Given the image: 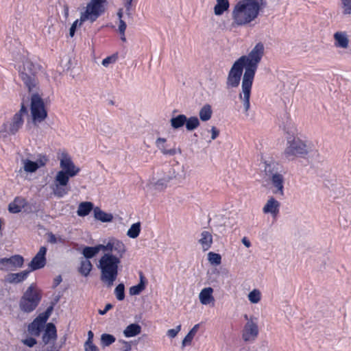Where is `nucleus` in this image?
<instances>
[{
    "label": "nucleus",
    "mask_w": 351,
    "mask_h": 351,
    "mask_svg": "<svg viewBox=\"0 0 351 351\" xmlns=\"http://www.w3.org/2000/svg\"><path fill=\"white\" fill-rule=\"evenodd\" d=\"M264 55V45L261 43H257L247 56H242L238 60L245 65V71L243 75L241 88L242 93L239 97L243 102L245 112H247L250 108V98L251 89L258 65Z\"/></svg>",
    "instance_id": "f257e3e1"
},
{
    "label": "nucleus",
    "mask_w": 351,
    "mask_h": 351,
    "mask_svg": "<svg viewBox=\"0 0 351 351\" xmlns=\"http://www.w3.org/2000/svg\"><path fill=\"white\" fill-rule=\"evenodd\" d=\"M60 167L62 170L58 171L51 186L53 195L61 198L65 196L71 191L69 185V179L77 176L80 168L77 167L71 158L66 154H63L60 161Z\"/></svg>",
    "instance_id": "f03ea898"
},
{
    "label": "nucleus",
    "mask_w": 351,
    "mask_h": 351,
    "mask_svg": "<svg viewBox=\"0 0 351 351\" xmlns=\"http://www.w3.org/2000/svg\"><path fill=\"white\" fill-rule=\"evenodd\" d=\"M267 5L266 0H239L232 12L231 26H245L254 21L259 12Z\"/></svg>",
    "instance_id": "7ed1b4c3"
},
{
    "label": "nucleus",
    "mask_w": 351,
    "mask_h": 351,
    "mask_svg": "<svg viewBox=\"0 0 351 351\" xmlns=\"http://www.w3.org/2000/svg\"><path fill=\"white\" fill-rule=\"evenodd\" d=\"M121 260L112 253H105L99 259L98 268L101 271V280L108 287L113 285L118 276V267Z\"/></svg>",
    "instance_id": "20e7f679"
},
{
    "label": "nucleus",
    "mask_w": 351,
    "mask_h": 351,
    "mask_svg": "<svg viewBox=\"0 0 351 351\" xmlns=\"http://www.w3.org/2000/svg\"><path fill=\"white\" fill-rule=\"evenodd\" d=\"M264 178L273 187V193L277 195H284L285 178L279 164L273 160L264 162Z\"/></svg>",
    "instance_id": "39448f33"
},
{
    "label": "nucleus",
    "mask_w": 351,
    "mask_h": 351,
    "mask_svg": "<svg viewBox=\"0 0 351 351\" xmlns=\"http://www.w3.org/2000/svg\"><path fill=\"white\" fill-rule=\"evenodd\" d=\"M38 70L39 66L35 65L28 59L24 60L23 64L19 66L20 77L29 93L39 90V82L37 77Z\"/></svg>",
    "instance_id": "423d86ee"
},
{
    "label": "nucleus",
    "mask_w": 351,
    "mask_h": 351,
    "mask_svg": "<svg viewBox=\"0 0 351 351\" xmlns=\"http://www.w3.org/2000/svg\"><path fill=\"white\" fill-rule=\"evenodd\" d=\"M42 300V293L32 284L23 293L19 301V308L21 311L30 313L38 306Z\"/></svg>",
    "instance_id": "0eeeda50"
},
{
    "label": "nucleus",
    "mask_w": 351,
    "mask_h": 351,
    "mask_svg": "<svg viewBox=\"0 0 351 351\" xmlns=\"http://www.w3.org/2000/svg\"><path fill=\"white\" fill-rule=\"evenodd\" d=\"M311 152V144L298 137H289L285 150V156L290 159L293 157L305 158Z\"/></svg>",
    "instance_id": "6e6552de"
},
{
    "label": "nucleus",
    "mask_w": 351,
    "mask_h": 351,
    "mask_svg": "<svg viewBox=\"0 0 351 351\" xmlns=\"http://www.w3.org/2000/svg\"><path fill=\"white\" fill-rule=\"evenodd\" d=\"M31 94L30 110L34 125L43 121L47 117V111L45 103L38 93V90L29 93Z\"/></svg>",
    "instance_id": "1a4fd4ad"
},
{
    "label": "nucleus",
    "mask_w": 351,
    "mask_h": 351,
    "mask_svg": "<svg viewBox=\"0 0 351 351\" xmlns=\"http://www.w3.org/2000/svg\"><path fill=\"white\" fill-rule=\"evenodd\" d=\"M27 158L23 156L21 158V162L23 166L18 171L19 174L22 175L24 172L27 173H35L38 169L45 167L49 159V157L43 154H39L36 158V161H32L30 158H35L30 153H26Z\"/></svg>",
    "instance_id": "9d476101"
},
{
    "label": "nucleus",
    "mask_w": 351,
    "mask_h": 351,
    "mask_svg": "<svg viewBox=\"0 0 351 351\" xmlns=\"http://www.w3.org/2000/svg\"><path fill=\"white\" fill-rule=\"evenodd\" d=\"M106 0H90L87 4L86 9L80 15V25L86 21H90L91 23L95 21L98 17L104 12V3Z\"/></svg>",
    "instance_id": "9b49d317"
},
{
    "label": "nucleus",
    "mask_w": 351,
    "mask_h": 351,
    "mask_svg": "<svg viewBox=\"0 0 351 351\" xmlns=\"http://www.w3.org/2000/svg\"><path fill=\"white\" fill-rule=\"evenodd\" d=\"M24 124V118L13 115L10 121L3 123L0 130V139L6 141L9 135H15Z\"/></svg>",
    "instance_id": "f8f14e48"
},
{
    "label": "nucleus",
    "mask_w": 351,
    "mask_h": 351,
    "mask_svg": "<svg viewBox=\"0 0 351 351\" xmlns=\"http://www.w3.org/2000/svg\"><path fill=\"white\" fill-rule=\"evenodd\" d=\"M245 66L238 59L233 63L228 72L226 85L228 88H237L239 86Z\"/></svg>",
    "instance_id": "ddd939ff"
},
{
    "label": "nucleus",
    "mask_w": 351,
    "mask_h": 351,
    "mask_svg": "<svg viewBox=\"0 0 351 351\" xmlns=\"http://www.w3.org/2000/svg\"><path fill=\"white\" fill-rule=\"evenodd\" d=\"M259 334L258 324L250 318L245 324L242 330V339L246 343H253L256 341Z\"/></svg>",
    "instance_id": "4468645a"
},
{
    "label": "nucleus",
    "mask_w": 351,
    "mask_h": 351,
    "mask_svg": "<svg viewBox=\"0 0 351 351\" xmlns=\"http://www.w3.org/2000/svg\"><path fill=\"white\" fill-rule=\"evenodd\" d=\"M57 338V330L56 326L53 323H48L46 324V328L45 330V332L43 333L42 337V345L40 349H46V348L49 347V344L55 346V341Z\"/></svg>",
    "instance_id": "2eb2a0df"
},
{
    "label": "nucleus",
    "mask_w": 351,
    "mask_h": 351,
    "mask_svg": "<svg viewBox=\"0 0 351 351\" xmlns=\"http://www.w3.org/2000/svg\"><path fill=\"white\" fill-rule=\"evenodd\" d=\"M47 252V249L45 246H42L40 247L38 252L35 255V256L32 259L28 266L29 269V271H33L37 269H40L43 268L47 263L46 259V254Z\"/></svg>",
    "instance_id": "dca6fc26"
},
{
    "label": "nucleus",
    "mask_w": 351,
    "mask_h": 351,
    "mask_svg": "<svg viewBox=\"0 0 351 351\" xmlns=\"http://www.w3.org/2000/svg\"><path fill=\"white\" fill-rule=\"evenodd\" d=\"M170 182L173 180L181 181L185 178L186 173L183 165L176 162L165 173Z\"/></svg>",
    "instance_id": "f3484780"
},
{
    "label": "nucleus",
    "mask_w": 351,
    "mask_h": 351,
    "mask_svg": "<svg viewBox=\"0 0 351 351\" xmlns=\"http://www.w3.org/2000/svg\"><path fill=\"white\" fill-rule=\"evenodd\" d=\"M171 182L167 179V176L164 173L163 176L158 179L152 178L147 184L149 189L157 192L163 191L167 186L169 183Z\"/></svg>",
    "instance_id": "a211bd4d"
},
{
    "label": "nucleus",
    "mask_w": 351,
    "mask_h": 351,
    "mask_svg": "<svg viewBox=\"0 0 351 351\" xmlns=\"http://www.w3.org/2000/svg\"><path fill=\"white\" fill-rule=\"evenodd\" d=\"M333 38L335 40V46L338 48L347 49L349 46V38L346 32H336Z\"/></svg>",
    "instance_id": "6ab92c4d"
},
{
    "label": "nucleus",
    "mask_w": 351,
    "mask_h": 351,
    "mask_svg": "<svg viewBox=\"0 0 351 351\" xmlns=\"http://www.w3.org/2000/svg\"><path fill=\"white\" fill-rule=\"evenodd\" d=\"M30 271L24 270L19 273H10L5 276V281L10 284H18L24 281L28 276Z\"/></svg>",
    "instance_id": "aec40b11"
},
{
    "label": "nucleus",
    "mask_w": 351,
    "mask_h": 351,
    "mask_svg": "<svg viewBox=\"0 0 351 351\" xmlns=\"http://www.w3.org/2000/svg\"><path fill=\"white\" fill-rule=\"evenodd\" d=\"M280 206V202L274 197H271L267 201L263 208V211L264 213H271L272 215L276 216L279 213Z\"/></svg>",
    "instance_id": "412c9836"
},
{
    "label": "nucleus",
    "mask_w": 351,
    "mask_h": 351,
    "mask_svg": "<svg viewBox=\"0 0 351 351\" xmlns=\"http://www.w3.org/2000/svg\"><path fill=\"white\" fill-rule=\"evenodd\" d=\"M6 261L8 270H14L23 267L24 258L19 254H16L10 258H6Z\"/></svg>",
    "instance_id": "4be33fe9"
},
{
    "label": "nucleus",
    "mask_w": 351,
    "mask_h": 351,
    "mask_svg": "<svg viewBox=\"0 0 351 351\" xmlns=\"http://www.w3.org/2000/svg\"><path fill=\"white\" fill-rule=\"evenodd\" d=\"M213 289L212 287L204 288L199 294L200 302L204 305H207L210 302H214L215 299L213 295Z\"/></svg>",
    "instance_id": "5701e85b"
},
{
    "label": "nucleus",
    "mask_w": 351,
    "mask_h": 351,
    "mask_svg": "<svg viewBox=\"0 0 351 351\" xmlns=\"http://www.w3.org/2000/svg\"><path fill=\"white\" fill-rule=\"evenodd\" d=\"M203 251L208 250L213 244V236L208 231H203L201 233V238L199 239Z\"/></svg>",
    "instance_id": "b1692460"
},
{
    "label": "nucleus",
    "mask_w": 351,
    "mask_h": 351,
    "mask_svg": "<svg viewBox=\"0 0 351 351\" xmlns=\"http://www.w3.org/2000/svg\"><path fill=\"white\" fill-rule=\"evenodd\" d=\"M166 141V138L159 137L156 141V145L164 155L174 156L176 154V148L168 149Z\"/></svg>",
    "instance_id": "393cba45"
},
{
    "label": "nucleus",
    "mask_w": 351,
    "mask_h": 351,
    "mask_svg": "<svg viewBox=\"0 0 351 351\" xmlns=\"http://www.w3.org/2000/svg\"><path fill=\"white\" fill-rule=\"evenodd\" d=\"M93 213L95 219L101 222H111L113 219V216L111 213H107L101 210L99 207H95Z\"/></svg>",
    "instance_id": "a878e982"
},
{
    "label": "nucleus",
    "mask_w": 351,
    "mask_h": 351,
    "mask_svg": "<svg viewBox=\"0 0 351 351\" xmlns=\"http://www.w3.org/2000/svg\"><path fill=\"white\" fill-rule=\"evenodd\" d=\"M94 205L90 202H81L77 210V214L80 217H85L89 215V213L93 210Z\"/></svg>",
    "instance_id": "bb28decb"
},
{
    "label": "nucleus",
    "mask_w": 351,
    "mask_h": 351,
    "mask_svg": "<svg viewBox=\"0 0 351 351\" xmlns=\"http://www.w3.org/2000/svg\"><path fill=\"white\" fill-rule=\"evenodd\" d=\"M45 326L38 323L35 319L27 326V332L29 335L34 337L40 336Z\"/></svg>",
    "instance_id": "cd10ccee"
},
{
    "label": "nucleus",
    "mask_w": 351,
    "mask_h": 351,
    "mask_svg": "<svg viewBox=\"0 0 351 351\" xmlns=\"http://www.w3.org/2000/svg\"><path fill=\"white\" fill-rule=\"evenodd\" d=\"M141 332V326L138 324H130L123 330V335L125 337H132L139 335Z\"/></svg>",
    "instance_id": "c85d7f7f"
},
{
    "label": "nucleus",
    "mask_w": 351,
    "mask_h": 351,
    "mask_svg": "<svg viewBox=\"0 0 351 351\" xmlns=\"http://www.w3.org/2000/svg\"><path fill=\"white\" fill-rule=\"evenodd\" d=\"M187 117L186 115L180 114L176 117H173L170 119L171 126L174 130L180 129L186 124Z\"/></svg>",
    "instance_id": "c756f323"
},
{
    "label": "nucleus",
    "mask_w": 351,
    "mask_h": 351,
    "mask_svg": "<svg viewBox=\"0 0 351 351\" xmlns=\"http://www.w3.org/2000/svg\"><path fill=\"white\" fill-rule=\"evenodd\" d=\"M230 3L228 0H217V3L214 7V12L217 16H220L228 10Z\"/></svg>",
    "instance_id": "7c9ffc66"
},
{
    "label": "nucleus",
    "mask_w": 351,
    "mask_h": 351,
    "mask_svg": "<svg viewBox=\"0 0 351 351\" xmlns=\"http://www.w3.org/2000/svg\"><path fill=\"white\" fill-rule=\"evenodd\" d=\"M213 110L210 104H205L203 106L199 112V119L202 121H208L211 118Z\"/></svg>",
    "instance_id": "2f4dec72"
},
{
    "label": "nucleus",
    "mask_w": 351,
    "mask_h": 351,
    "mask_svg": "<svg viewBox=\"0 0 351 351\" xmlns=\"http://www.w3.org/2000/svg\"><path fill=\"white\" fill-rule=\"evenodd\" d=\"M125 246L122 241L119 240H114L113 252H115L114 255L118 256L119 260H121V258L123 257V255L125 254Z\"/></svg>",
    "instance_id": "473e14b6"
},
{
    "label": "nucleus",
    "mask_w": 351,
    "mask_h": 351,
    "mask_svg": "<svg viewBox=\"0 0 351 351\" xmlns=\"http://www.w3.org/2000/svg\"><path fill=\"white\" fill-rule=\"evenodd\" d=\"M53 311V306H49L47 307L46 311L42 313H40L35 319L40 324H41L43 326H45L47 324V321L48 320L49 317L51 315V313Z\"/></svg>",
    "instance_id": "72a5a7b5"
},
{
    "label": "nucleus",
    "mask_w": 351,
    "mask_h": 351,
    "mask_svg": "<svg viewBox=\"0 0 351 351\" xmlns=\"http://www.w3.org/2000/svg\"><path fill=\"white\" fill-rule=\"evenodd\" d=\"M99 252V248L98 245L93 247L86 246L82 250V254L86 260L93 258Z\"/></svg>",
    "instance_id": "f704fd0d"
},
{
    "label": "nucleus",
    "mask_w": 351,
    "mask_h": 351,
    "mask_svg": "<svg viewBox=\"0 0 351 351\" xmlns=\"http://www.w3.org/2000/svg\"><path fill=\"white\" fill-rule=\"evenodd\" d=\"M200 125L199 119L197 117L193 116L187 117L185 127L187 131H193L197 129Z\"/></svg>",
    "instance_id": "c9c22d12"
},
{
    "label": "nucleus",
    "mask_w": 351,
    "mask_h": 351,
    "mask_svg": "<svg viewBox=\"0 0 351 351\" xmlns=\"http://www.w3.org/2000/svg\"><path fill=\"white\" fill-rule=\"evenodd\" d=\"M93 265L90 261L86 259H83L81 261L79 271L82 275L87 276L90 274Z\"/></svg>",
    "instance_id": "e433bc0d"
},
{
    "label": "nucleus",
    "mask_w": 351,
    "mask_h": 351,
    "mask_svg": "<svg viewBox=\"0 0 351 351\" xmlns=\"http://www.w3.org/2000/svg\"><path fill=\"white\" fill-rule=\"evenodd\" d=\"M199 328V325L197 324H195L190 330V331L188 332V334L185 336V337L182 340V347H184L186 345L190 344L191 343V341H192L193 337H195V335H196Z\"/></svg>",
    "instance_id": "4c0bfd02"
},
{
    "label": "nucleus",
    "mask_w": 351,
    "mask_h": 351,
    "mask_svg": "<svg viewBox=\"0 0 351 351\" xmlns=\"http://www.w3.org/2000/svg\"><path fill=\"white\" fill-rule=\"evenodd\" d=\"M141 232V223H133L127 232V236L131 239H136Z\"/></svg>",
    "instance_id": "58836bf2"
},
{
    "label": "nucleus",
    "mask_w": 351,
    "mask_h": 351,
    "mask_svg": "<svg viewBox=\"0 0 351 351\" xmlns=\"http://www.w3.org/2000/svg\"><path fill=\"white\" fill-rule=\"evenodd\" d=\"M116 341V338L110 334H102L101 336V344L103 347L109 346Z\"/></svg>",
    "instance_id": "ea45409f"
},
{
    "label": "nucleus",
    "mask_w": 351,
    "mask_h": 351,
    "mask_svg": "<svg viewBox=\"0 0 351 351\" xmlns=\"http://www.w3.org/2000/svg\"><path fill=\"white\" fill-rule=\"evenodd\" d=\"M208 260L210 264L219 265L221 263V256L219 254L210 252L208 254Z\"/></svg>",
    "instance_id": "a19ab883"
},
{
    "label": "nucleus",
    "mask_w": 351,
    "mask_h": 351,
    "mask_svg": "<svg viewBox=\"0 0 351 351\" xmlns=\"http://www.w3.org/2000/svg\"><path fill=\"white\" fill-rule=\"evenodd\" d=\"M114 294L118 300L122 301L125 298V285L123 283L119 284L115 289Z\"/></svg>",
    "instance_id": "79ce46f5"
},
{
    "label": "nucleus",
    "mask_w": 351,
    "mask_h": 351,
    "mask_svg": "<svg viewBox=\"0 0 351 351\" xmlns=\"http://www.w3.org/2000/svg\"><path fill=\"white\" fill-rule=\"evenodd\" d=\"M28 101H29L28 97L27 98V99H25V97H23L22 99V102L21 104V109L19 110V111L16 112L14 114V115H18V116L19 115V117H21L22 118H23L25 115H27L28 113L27 108V104L28 103Z\"/></svg>",
    "instance_id": "37998d69"
},
{
    "label": "nucleus",
    "mask_w": 351,
    "mask_h": 351,
    "mask_svg": "<svg viewBox=\"0 0 351 351\" xmlns=\"http://www.w3.org/2000/svg\"><path fill=\"white\" fill-rule=\"evenodd\" d=\"M248 299L252 304H256L261 300V292L258 289H254L248 294Z\"/></svg>",
    "instance_id": "c03bdc74"
},
{
    "label": "nucleus",
    "mask_w": 351,
    "mask_h": 351,
    "mask_svg": "<svg viewBox=\"0 0 351 351\" xmlns=\"http://www.w3.org/2000/svg\"><path fill=\"white\" fill-rule=\"evenodd\" d=\"M145 288L143 287V284H138L132 286L129 289V293L131 295H139Z\"/></svg>",
    "instance_id": "a18cd8bd"
},
{
    "label": "nucleus",
    "mask_w": 351,
    "mask_h": 351,
    "mask_svg": "<svg viewBox=\"0 0 351 351\" xmlns=\"http://www.w3.org/2000/svg\"><path fill=\"white\" fill-rule=\"evenodd\" d=\"M113 246H114V240L110 241L106 245L99 244L98 245V247L100 250L110 252L109 253H112L113 252Z\"/></svg>",
    "instance_id": "49530a36"
},
{
    "label": "nucleus",
    "mask_w": 351,
    "mask_h": 351,
    "mask_svg": "<svg viewBox=\"0 0 351 351\" xmlns=\"http://www.w3.org/2000/svg\"><path fill=\"white\" fill-rule=\"evenodd\" d=\"M16 200L17 199H15L14 202L8 205V210L11 213H19L21 211V207L15 203Z\"/></svg>",
    "instance_id": "de8ad7c7"
},
{
    "label": "nucleus",
    "mask_w": 351,
    "mask_h": 351,
    "mask_svg": "<svg viewBox=\"0 0 351 351\" xmlns=\"http://www.w3.org/2000/svg\"><path fill=\"white\" fill-rule=\"evenodd\" d=\"M117 59V55L113 54L110 56H108L104 58L102 60V65L104 66H108L110 64L114 63Z\"/></svg>",
    "instance_id": "09e8293b"
},
{
    "label": "nucleus",
    "mask_w": 351,
    "mask_h": 351,
    "mask_svg": "<svg viewBox=\"0 0 351 351\" xmlns=\"http://www.w3.org/2000/svg\"><path fill=\"white\" fill-rule=\"evenodd\" d=\"M21 341L24 345L29 348H32L37 343L36 339L32 337L23 339Z\"/></svg>",
    "instance_id": "8fccbe9b"
},
{
    "label": "nucleus",
    "mask_w": 351,
    "mask_h": 351,
    "mask_svg": "<svg viewBox=\"0 0 351 351\" xmlns=\"http://www.w3.org/2000/svg\"><path fill=\"white\" fill-rule=\"evenodd\" d=\"M342 3L343 5V12L344 14H351V0H341Z\"/></svg>",
    "instance_id": "3c124183"
},
{
    "label": "nucleus",
    "mask_w": 351,
    "mask_h": 351,
    "mask_svg": "<svg viewBox=\"0 0 351 351\" xmlns=\"http://www.w3.org/2000/svg\"><path fill=\"white\" fill-rule=\"evenodd\" d=\"M118 343L122 345V346L120 348L121 351H130L131 350L132 346L130 342L120 339L118 341Z\"/></svg>",
    "instance_id": "603ef678"
},
{
    "label": "nucleus",
    "mask_w": 351,
    "mask_h": 351,
    "mask_svg": "<svg viewBox=\"0 0 351 351\" xmlns=\"http://www.w3.org/2000/svg\"><path fill=\"white\" fill-rule=\"evenodd\" d=\"M180 330H181V325H178L176 328L168 330L167 335L171 338H174L177 336V335L180 331Z\"/></svg>",
    "instance_id": "864d4df0"
},
{
    "label": "nucleus",
    "mask_w": 351,
    "mask_h": 351,
    "mask_svg": "<svg viewBox=\"0 0 351 351\" xmlns=\"http://www.w3.org/2000/svg\"><path fill=\"white\" fill-rule=\"evenodd\" d=\"M80 19L78 20L77 19L75 21L73 22V23L71 25V27H70V29H69V36L71 37H73L74 35H75V31H76V29H77V26H80Z\"/></svg>",
    "instance_id": "5fc2aeb1"
},
{
    "label": "nucleus",
    "mask_w": 351,
    "mask_h": 351,
    "mask_svg": "<svg viewBox=\"0 0 351 351\" xmlns=\"http://www.w3.org/2000/svg\"><path fill=\"white\" fill-rule=\"evenodd\" d=\"M93 332L91 330H89L88 332V339L84 343V348L95 346L93 343Z\"/></svg>",
    "instance_id": "6e6d98bb"
},
{
    "label": "nucleus",
    "mask_w": 351,
    "mask_h": 351,
    "mask_svg": "<svg viewBox=\"0 0 351 351\" xmlns=\"http://www.w3.org/2000/svg\"><path fill=\"white\" fill-rule=\"evenodd\" d=\"M126 27L125 22L123 20H119V32L121 36H124Z\"/></svg>",
    "instance_id": "4d7b16f0"
},
{
    "label": "nucleus",
    "mask_w": 351,
    "mask_h": 351,
    "mask_svg": "<svg viewBox=\"0 0 351 351\" xmlns=\"http://www.w3.org/2000/svg\"><path fill=\"white\" fill-rule=\"evenodd\" d=\"M210 132H211V140L209 142H210L212 140L216 139L218 137V136L219 135V130L215 126H212V128L210 129Z\"/></svg>",
    "instance_id": "13d9d810"
},
{
    "label": "nucleus",
    "mask_w": 351,
    "mask_h": 351,
    "mask_svg": "<svg viewBox=\"0 0 351 351\" xmlns=\"http://www.w3.org/2000/svg\"><path fill=\"white\" fill-rule=\"evenodd\" d=\"M0 270L8 271L6 258H0Z\"/></svg>",
    "instance_id": "bf43d9fd"
},
{
    "label": "nucleus",
    "mask_w": 351,
    "mask_h": 351,
    "mask_svg": "<svg viewBox=\"0 0 351 351\" xmlns=\"http://www.w3.org/2000/svg\"><path fill=\"white\" fill-rule=\"evenodd\" d=\"M62 280V276L60 275L57 276L53 280L52 288L55 289L56 287H58L60 284Z\"/></svg>",
    "instance_id": "052dcab7"
},
{
    "label": "nucleus",
    "mask_w": 351,
    "mask_h": 351,
    "mask_svg": "<svg viewBox=\"0 0 351 351\" xmlns=\"http://www.w3.org/2000/svg\"><path fill=\"white\" fill-rule=\"evenodd\" d=\"M113 306L112 304L108 303L106 305L104 310H99V314L100 315H105L109 310L112 308Z\"/></svg>",
    "instance_id": "680f3d73"
},
{
    "label": "nucleus",
    "mask_w": 351,
    "mask_h": 351,
    "mask_svg": "<svg viewBox=\"0 0 351 351\" xmlns=\"http://www.w3.org/2000/svg\"><path fill=\"white\" fill-rule=\"evenodd\" d=\"M139 277H140V282L138 284H143V287H144L145 288V285H146L147 281H146V279L142 272H140Z\"/></svg>",
    "instance_id": "e2e57ef3"
},
{
    "label": "nucleus",
    "mask_w": 351,
    "mask_h": 351,
    "mask_svg": "<svg viewBox=\"0 0 351 351\" xmlns=\"http://www.w3.org/2000/svg\"><path fill=\"white\" fill-rule=\"evenodd\" d=\"M48 241L51 243H57V239H56V237L55 236V234H53V233H50L49 234V240Z\"/></svg>",
    "instance_id": "0e129e2a"
},
{
    "label": "nucleus",
    "mask_w": 351,
    "mask_h": 351,
    "mask_svg": "<svg viewBox=\"0 0 351 351\" xmlns=\"http://www.w3.org/2000/svg\"><path fill=\"white\" fill-rule=\"evenodd\" d=\"M85 351H99V348L96 346H91L89 347L84 348Z\"/></svg>",
    "instance_id": "69168bd1"
},
{
    "label": "nucleus",
    "mask_w": 351,
    "mask_h": 351,
    "mask_svg": "<svg viewBox=\"0 0 351 351\" xmlns=\"http://www.w3.org/2000/svg\"><path fill=\"white\" fill-rule=\"evenodd\" d=\"M242 243L247 247H250L251 246L250 241L246 237H243L242 239Z\"/></svg>",
    "instance_id": "338daca9"
},
{
    "label": "nucleus",
    "mask_w": 351,
    "mask_h": 351,
    "mask_svg": "<svg viewBox=\"0 0 351 351\" xmlns=\"http://www.w3.org/2000/svg\"><path fill=\"white\" fill-rule=\"evenodd\" d=\"M132 1H125V7L126 10L131 9Z\"/></svg>",
    "instance_id": "774afa93"
}]
</instances>
